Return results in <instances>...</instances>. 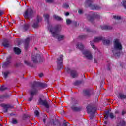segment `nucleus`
I'll list each match as a JSON object with an SVG mask.
<instances>
[{"instance_id": "1", "label": "nucleus", "mask_w": 126, "mask_h": 126, "mask_svg": "<svg viewBox=\"0 0 126 126\" xmlns=\"http://www.w3.org/2000/svg\"><path fill=\"white\" fill-rule=\"evenodd\" d=\"M114 50H112L113 53H115V52H117L118 51H121L122 49H123L122 44H121V42H120V40L117 39L114 40Z\"/></svg>"}, {"instance_id": "2", "label": "nucleus", "mask_w": 126, "mask_h": 126, "mask_svg": "<svg viewBox=\"0 0 126 126\" xmlns=\"http://www.w3.org/2000/svg\"><path fill=\"white\" fill-rule=\"evenodd\" d=\"M50 32L53 35V37H57L59 41H62L64 39V36L63 35H59L58 32H57V29L55 28H52L50 30Z\"/></svg>"}, {"instance_id": "3", "label": "nucleus", "mask_w": 126, "mask_h": 126, "mask_svg": "<svg viewBox=\"0 0 126 126\" xmlns=\"http://www.w3.org/2000/svg\"><path fill=\"white\" fill-rule=\"evenodd\" d=\"M32 15H33V10L30 8L27 9L24 14L25 18L27 19H29V18L32 17Z\"/></svg>"}, {"instance_id": "4", "label": "nucleus", "mask_w": 126, "mask_h": 126, "mask_svg": "<svg viewBox=\"0 0 126 126\" xmlns=\"http://www.w3.org/2000/svg\"><path fill=\"white\" fill-rule=\"evenodd\" d=\"M83 54L87 59H89V60H91L92 59V54H91L90 52L88 51H83Z\"/></svg>"}, {"instance_id": "5", "label": "nucleus", "mask_w": 126, "mask_h": 126, "mask_svg": "<svg viewBox=\"0 0 126 126\" xmlns=\"http://www.w3.org/2000/svg\"><path fill=\"white\" fill-rule=\"evenodd\" d=\"M36 93H37V92L35 90L30 91L31 97H29L28 99L29 102H31L32 100H33V97H34V95H36Z\"/></svg>"}, {"instance_id": "6", "label": "nucleus", "mask_w": 126, "mask_h": 126, "mask_svg": "<svg viewBox=\"0 0 126 126\" xmlns=\"http://www.w3.org/2000/svg\"><path fill=\"white\" fill-rule=\"evenodd\" d=\"M63 55H61L60 57L57 59V63L58 64V66H60L61 68L63 67Z\"/></svg>"}, {"instance_id": "7", "label": "nucleus", "mask_w": 126, "mask_h": 126, "mask_svg": "<svg viewBox=\"0 0 126 126\" xmlns=\"http://www.w3.org/2000/svg\"><path fill=\"white\" fill-rule=\"evenodd\" d=\"M70 75L73 78H75V77H77L78 76V73H77V72L74 70H71L70 72Z\"/></svg>"}, {"instance_id": "8", "label": "nucleus", "mask_w": 126, "mask_h": 126, "mask_svg": "<svg viewBox=\"0 0 126 126\" xmlns=\"http://www.w3.org/2000/svg\"><path fill=\"white\" fill-rule=\"evenodd\" d=\"M87 111L88 113H93L94 112V108L91 105H88L87 107Z\"/></svg>"}, {"instance_id": "9", "label": "nucleus", "mask_w": 126, "mask_h": 126, "mask_svg": "<svg viewBox=\"0 0 126 126\" xmlns=\"http://www.w3.org/2000/svg\"><path fill=\"white\" fill-rule=\"evenodd\" d=\"M14 51L15 54H17V55H19V54L21 53V50H20V49L17 47L14 48Z\"/></svg>"}, {"instance_id": "10", "label": "nucleus", "mask_w": 126, "mask_h": 126, "mask_svg": "<svg viewBox=\"0 0 126 126\" xmlns=\"http://www.w3.org/2000/svg\"><path fill=\"white\" fill-rule=\"evenodd\" d=\"M39 19H37V21L36 23H34V24L32 25V27L34 28H37L39 26Z\"/></svg>"}, {"instance_id": "11", "label": "nucleus", "mask_w": 126, "mask_h": 126, "mask_svg": "<svg viewBox=\"0 0 126 126\" xmlns=\"http://www.w3.org/2000/svg\"><path fill=\"white\" fill-rule=\"evenodd\" d=\"M101 29H112V27L105 25L101 27Z\"/></svg>"}, {"instance_id": "12", "label": "nucleus", "mask_w": 126, "mask_h": 126, "mask_svg": "<svg viewBox=\"0 0 126 126\" xmlns=\"http://www.w3.org/2000/svg\"><path fill=\"white\" fill-rule=\"evenodd\" d=\"M102 39V37H95L94 40V42H100V41H101Z\"/></svg>"}, {"instance_id": "13", "label": "nucleus", "mask_w": 126, "mask_h": 126, "mask_svg": "<svg viewBox=\"0 0 126 126\" xmlns=\"http://www.w3.org/2000/svg\"><path fill=\"white\" fill-rule=\"evenodd\" d=\"M8 74H9V71H7L4 72L3 76L4 77V78H7V76H8Z\"/></svg>"}, {"instance_id": "14", "label": "nucleus", "mask_w": 126, "mask_h": 126, "mask_svg": "<svg viewBox=\"0 0 126 126\" xmlns=\"http://www.w3.org/2000/svg\"><path fill=\"white\" fill-rule=\"evenodd\" d=\"M118 98H120V99H125L126 95L123 94H119Z\"/></svg>"}, {"instance_id": "15", "label": "nucleus", "mask_w": 126, "mask_h": 126, "mask_svg": "<svg viewBox=\"0 0 126 126\" xmlns=\"http://www.w3.org/2000/svg\"><path fill=\"white\" fill-rule=\"evenodd\" d=\"M54 18H55V19H56V20H62V18L58 16H57L56 15H54L53 16Z\"/></svg>"}, {"instance_id": "16", "label": "nucleus", "mask_w": 126, "mask_h": 126, "mask_svg": "<svg viewBox=\"0 0 126 126\" xmlns=\"http://www.w3.org/2000/svg\"><path fill=\"white\" fill-rule=\"evenodd\" d=\"M42 104L45 106V107H46V108H49V104L46 101H43Z\"/></svg>"}, {"instance_id": "17", "label": "nucleus", "mask_w": 126, "mask_h": 126, "mask_svg": "<svg viewBox=\"0 0 126 126\" xmlns=\"http://www.w3.org/2000/svg\"><path fill=\"white\" fill-rule=\"evenodd\" d=\"M77 48L80 50H82L83 49V45L82 44H80L77 46Z\"/></svg>"}, {"instance_id": "18", "label": "nucleus", "mask_w": 126, "mask_h": 126, "mask_svg": "<svg viewBox=\"0 0 126 126\" xmlns=\"http://www.w3.org/2000/svg\"><path fill=\"white\" fill-rule=\"evenodd\" d=\"M63 7L67 9L69 8V5H68V4H67V3H65L63 5Z\"/></svg>"}, {"instance_id": "19", "label": "nucleus", "mask_w": 126, "mask_h": 126, "mask_svg": "<svg viewBox=\"0 0 126 126\" xmlns=\"http://www.w3.org/2000/svg\"><path fill=\"white\" fill-rule=\"evenodd\" d=\"M109 43H110V40H106L103 41V44H104V45H109Z\"/></svg>"}, {"instance_id": "20", "label": "nucleus", "mask_w": 126, "mask_h": 126, "mask_svg": "<svg viewBox=\"0 0 126 126\" xmlns=\"http://www.w3.org/2000/svg\"><path fill=\"white\" fill-rule=\"evenodd\" d=\"M3 46H4V47H8V42L4 41V42H3Z\"/></svg>"}, {"instance_id": "21", "label": "nucleus", "mask_w": 126, "mask_h": 126, "mask_svg": "<svg viewBox=\"0 0 126 126\" xmlns=\"http://www.w3.org/2000/svg\"><path fill=\"white\" fill-rule=\"evenodd\" d=\"M32 61H33L34 63H36L37 62V56L34 57V56H32Z\"/></svg>"}, {"instance_id": "22", "label": "nucleus", "mask_w": 126, "mask_h": 126, "mask_svg": "<svg viewBox=\"0 0 126 126\" xmlns=\"http://www.w3.org/2000/svg\"><path fill=\"white\" fill-rule=\"evenodd\" d=\"M30 39L29 38H27L25 41V46H27L28 45V43H29Z\"/></svg>"}, {"instance_id": "23", "label": "nucleus", "mask_w": 126, "mask_h": 126, "mask_svg": "<svg viewBox=\"0 0 126 126\" xmlns=\"http://www.w3.org/2000/svg\"><path fill=\"white\" fill-rule=\"evenodd\" d=\"M12 124H17L18 123V121H17V120H16V119H13L12 120Z\"/></svg>"}, {"instance_id": "24", "label": "nucleus", "mask_w": 126, "mask_h": 126, "mask_svg": "<svg viewBox=\"0 0 126 126\" xmlns=\"http://www.w3.org/2000/svg\"><path fill=\"white\" fill-rule=\"evenodd\" d=\"M44 17H45L46 20H48L49 19V16L48 14H44Z\"/></svg>"}, {"instance_id": "25", "label": "nucleus", "mask_w": 126, "mask_h": 126, "mask_svg": "<svg viewBox=\"0 0 126 126\" xmlns=\"http://www.w3.org/2000/svg\"><path fill=\"white\" fill-rule=\"evenodd\" d=\"M5 89H6V87L5 86H2L0 87V90L1 91H3V90H5Z\"/></svg>"}, {"instance_id": "26", "label": "nucleus", "mask_w": 126, "mask_h": 126, "mask_svg": "<svg viewBox=\"0 0 126 126\" xmlns=\"http://www.w3.org/2000/svg\"><path fill=\"white\" fill-rule=\"evenodd\" d=\"M113 18H114V19H117V20H119V19H120L121 18L120 16H113Z\"/></svg>"}, {"instance_id": "27", "label": "nucleus", "mask_w": 126, "mask_h": 126, "mask_svg": "<svg viewBox=\"0 0 126 126\" xmlns=\"http://www.w3.org/2000/svg\"><path fill=\"white\" fill-rule=\"evenodd\" d=\"M9 63H10V62L8 61L7 62H5L4 64H3V66H6V65H8V64H9Z\"/></svg>"}, {"instance_id": "28", "label": "nucleus", "mask_w": 126, "mask_h": 126, "mask_svg": "<svg viewBox=\"0 0 126 126\" xmlns=\"http://www.w3.org/2000/svg\"><path fill=\"white\" fill-rule=\"evenodd\" d=\"M66 23L67 24H70V23H71V20H70L69 19H67L66 20Z\"/></svg>"}, {"instance_id": "29", "label": "nucleus", "mask_w": 126, "mask_h": 126, "mask_svg": "<svg viewBox=\"0 0 126 126\" xmlns=\"http://www.w3.org/2000/svg\"><path fill=\"white\" fill-rule=\"evenodd\" d=\"M3 107H4V109L6 110V112L7 111V108H8V106L7 105L3 104Z\"/></svg>"}, {"instance_id": "30", "label": "nucleus", "mask_w": 126, "mask_h": 126, "mask_svg": "<svg viewBox=\"0 0 126 126\" xmlns=\"http://www.w3.org/2000/svg\"><path fill=\"white\" fill-rule=\"evenodd\" d=\"M34 114L37 117H39V111H38L37 110H35L34 112Z\"/></svg>"}, {"instance_id": "31", "label": "nucleus", "mask_w": 126, "mask_h": 126, "mask_svg": "<svg viewBox=\"0 0 126 126\" xmlns=\"http://www.w3.org/2000/svg\"><path fill=\"white\" fill-rule=\"evenodd\" d=\"M109 116L111 119L114 118V114L113 113H110Z\"/></svg>"}, {"instance_id": "32", "label": "nucleus", "mask_w": 126, "mask_h": 126, "mask_svg": "<svg viewBox=\"0 0 126 126\" xmlns=\"http://www.w3.org/2000/svg\"><path fill=\"white\" fill-rule=\"evenodd\" d=\"M46 2H49L50 3L53 2L54 0H46Z\"/></svg>"}, {"instance_id": "33", "label": "nucleus", "mask_w": 126, "mask_h": 126, "mask_svg": "<svg viewBox=\"0 0 126 126\" xmlns=\"http://www.w3.org/2000/svg\"><path fill=\"white\" fill-rule=\"evenodd\" d=\"M78 13H79V14H82V13H83L82 10H81V9L79 10Z\"/></svg>"}, {"instance_id": "34", "label": "nucleus", "mask_w": 126, "mask_h": 126, "mask_svg": "<svg viewBox=\"0 0 126 126\" xmlns=\"http://www.w3.org/2000/svg\"><path fill=\"white\" fill-rule=\"evenodd\" d=\"M28 27H29V24L25 25V29H27V28H28Z\"/></svg>"}, {"instance_id": "35", "label": "nucleus", "mask_w": 126, "mask_h": 126, "mask_svg": "<svg viewBox=\"0 0 126 126\" xmlns=\"http://www.w3.org/2000/svg\"><path fill=\"white\" fill-rule=\"evenodd\" d=\"M25 63L27 64V65H29V63L27 61H25Z\"/></svg>"}, {"instance_id": "36", "label": "nucleus", "mask_w": 126, "mask_h": 126, "mask_svg": "<svg viewBox=\"0 0 126 126\" xmlns=\"http://www.w3.org/2000/svg\"><path fill=\"white\" fill-rule=\"evenodd\" d=\"M3 14V11L0 10V16H1Z\"/></svg>"}, {"instance_id": "37", "label": "nucleus", "mask_w": 126, "mask_h": 126, "mask_svg": "<svg viewBox=\"0 0 126 126\" xmlns=\"http://www.w3.org/2000/svg\"><path fill=\"white\" fill-rule=\"evenodd\" d=\"M91 46L92 47V48L94 49V50H95V49H96V47H95V45L91 44Z\"/></svg>"}, {"instance_id": "38", "label": "nucleus", "mask_w": 126, "mask_h": 126, "mask_svg": "<svg viewBox=\"0 0 126 126\" xmlns=\"http://www.w3.org/2000/svg\"><path fill=\"white\" fill-rule=\"evenodd\" d=\"M39 77H43L44 76V74L43 73H40L39 75Z\"/></svg>"}, {"instance_id": "39", "label": "nucleus", "mask_w": 126, "mask_h": 126, "mask_svg": "<svg viewBox=\"0 0 126 126\" xmlns=\"http://www.w3.org/2000/svg\"><path fill=\"white\" fill-rule=\"evenodd\" d=\"M92 9H97L95 6H92Z\"/></svg>"}, {"instance_id": "40", "label": "nucleus", "mask_w": 126, "mask_h": 126, "mask_svg": "<svg viewBox=\"0 0 126 126\" xmlns=\"http://www.w3.org/2000/svg\"><path fill=\"white\" fill-rule=\"evenodd\" d=\"M73 110H74V111H77V107H72Z\"/></svg>"}, {"instance_id": "41", "label": "nucleus", "mask_w": 126, "mask_h": 126, "mask_svg": "<svg viewBox=\"0 0 126 126\" xmlns=\"http://www.w3.org/2000/svg\"><path fill=\"white\" fill-rule=\"evenodd\" d=\"M65 15H66V16H68V15H69V13L66 12V13H65Z\"/></svg>"}, {"instance_id": "42", "label": "nucleus", "mask_w": 126, "mask_h": 126, "mask_svg": "<svg viewBox=\"0 0 126 126\" xmlns=\"http://www.w3.org/2000/svg\"><path fill=\"white\" fill-rule=\"evenodd\" d=\"M90 2H91L90 0H88V1H87V4L90 3Z\"/></svg>"}, {"instance_id": "43", "label": "nucleus", "mask_w": 126, "mask_h": 126, "mask_svg": "<svg viewBox=\"0 0 126 126\" xmlns=\"http://www.w3.org/2000/svg\"><path fill=\"white\" fill-rule=\"evenodd\" d=\"M104 118L105 119H108V116L107 115H105Z\"/></svg>"}, {"instance_id": "44", "label": "nucleus", "mask_w": 126, "mask_h": 126, "mask_svg": "<svg viewBox=\"0 0 126 126\" xmlns=\"http://www.w3.org/2000/svg\"><path fill=\"white\" fill-rule=\"evenodd\" d=\"M116 56H119L120 55V53H116Z\"/></svg>"}, {"instance_id": "45", "label": "nucleus", "mask_w": 126, "mask_h": 126, "mask_svg": "<svg viewBox=\"0 0 126 126\" xmlns=\"http://www.w3.org/2000/svg\"><path fill=\"white\" fill-rule=\"evenodd\" d=\"M43 122L44 123H46V119H43Z\"/></svg>"}, {"instance_id": "46", "label": "nucleus", "mask_w": 126, "mask_h": 126, "mask_svg": "<svg viewBox=\"0 0 126 126\" xmlns=\"http://www.w3.org/2000/svg\"><path fill=\"white\" fill-rule=\"evenodd\" d=\"M124 114H125V111L122 112V115H124Z\"/></svg>"}, {"instance_id": "47", "label": "nucleus", "mask_w": 126, "mask_h": 126, "mask_svg": "<svg viewBox=\"0 0 126 126\" xmlns=\"http://www.w3.org/2000/svg\"><path fill=\"white\" fill-rule=\"evenodd\" d=\"M104 123H105V124H107V122L106 121H105Z\"/></svg>"}, {"instance_id": "48", "label": "nucleus", "mask_w": 126, "mask_h": 126, "mask_svg": "<svg viewBox=\"0 0 126 126\" xmlns=\"http://www.w3.org/2000/svg\"><path fill=\"white\" fill-rule=\"evenodd\" d=\"M89 6H90V5H89Z\"/></svg>"}, {"instance_id": "49", "label": "nucleus", "mask_w": 126, "mask_h": 126, "mask_svg": "<svg viewBox=\"0 0 126 126\" xmlns=\"http://www.w3.org/2000/svg\"><path fill=\"white\" fill-rule=\"evenodd\" d=\"M116 113H118V112H116Z\"/></svg>"}, {"instance_id": "50", "label": "nucleus", "mask_w": 126, "mask_h": 126, "mask_svg": "<svg viewBox=\"0 0 126 126\" xmlns=\"http://www.w3.org/2000/svg\"><path fill=\"white\" fill-rule=\"evenodd\" d=\"M65 126H66V125Z\"/></svg>"}]
</instances>
